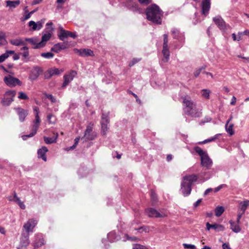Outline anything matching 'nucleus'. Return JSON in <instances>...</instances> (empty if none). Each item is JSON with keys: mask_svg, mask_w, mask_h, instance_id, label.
<instances>
[{"mask_svg": "<svg viewBox=\"0 0 249 249\" xmlns=\"http://www.w3.org/2000/svg\"><path fill=\"white\" fill-rule=\"evenodd\" d=\"M163 13L160 7L155 4L148 6L146 10L147 19L157 24L161 23Z\"/></svg>", "mask_w": 249, "mask_h": 249, "instance_id": "nucleus-1", "label": "nucleus"}, {"mask_svg": "<svg viewBox=\"0 0 249 249\" xmlns=\"http://www.w3.org/2000/svg\"><path fill=\"white\" fill-rule=\"evenodd\" d=\"M197 179L196 175H186L183 177L181 183V191L183 196H186L190 194L192 190V185Z\"/></svg>", "mask_w": 249, "mask_h": 249, "instance_id": "nucleus-2", "label": "nucleus"}, {"mask_svg": "<svg viewBox=\"0 0 249 249\" xmlns=\"http://www.w3.org/2000/svg\"><path fill=\"white\" fill-rule=\"evenodd\" d=\"M183 103L185 105L184 111L186 114L195 118H198L201 116V109L197 108L193 101L185 99Z\"/></svg>", "mask_w": 249, "mask_h": 249, "instance_id": "nucleus-3", "label": "nucleus"}, {"mask_svg": "<svg viewBox=\"0 0 249 249\" xmlns=\"http://www.w3.org/2000/svg\"><path fill=\"white\" fill-rule=\"evenodd\" d=\"M194 150L200 157L201 166L206 169H210L213 165V160L209 157L207 152L203 151L199 146H195Z\"/></svg>", "mask_w": 249, "mask_h": 249, "instance_id": "nucleus-4", "label": "nucleus"}, {"mask_svg": "<svg viewBox=\"0 0 249 249\" xmlns=\"http://www.w3.org/2000/svg\"><path fill=\"white\" fill-rule=\"evenodd\" d=\"M109 124V112L103 113L101 121V134L102 135H106L108 130V124Z\"/></svg>", "mask_w": 249, "mask_h": 249, "instance_id": "nucleus-5", "label": "nucleus"}, {"mask_svg": "<svg viewBox=\"0 0 249 249\" xmlns=\"http://www.w3.org/2000/svg\"><path fill=\"white\" fill-rule=\"evenodd\" d=\"M146 214L150 217L161 218L167 216V213L164 211H157L153 208H148L145 211Z\"/></svg>", "mask_w": 249, "mask_h": 249, "instance_id": "nucleus-6", "label": "nucleus"}, {"mask_svg": "<svg viewBox=\"0 0 249 249\" xmlns=\"http://www.w3.org/2000/svg\"><path fill=\"white\" fill-rule=\"evenodd\" d=\"M16 92L15 90H10L7 91L3 99L1 101V103L3 106H9L10 104L14 101V98L15 96Z\"/></svg>", "mask_w": 249, "mask_h": 249, "instance_id": "nucleus-7", "label": "nucleus"}, {"mask_svg": "<svg viewBox=\"0 0 249 249\" xmlns=\"http://www.w3.org/2000/svg\"><path fill=\"white\" fill-rule=\"evenodd\" d=\"M53 29H51V31L50 32L46 31L45 33H42V36L41 37V41L37 44L36 46L34 47V49H36L45 46L46 42L49 41L52 36V31Z\"/></svg>", "mask_w": 249, "mask_h": 249, "instance_id": "nucleus-8", "label": "nucleus"}, {"mask_svg": "<svg viewBox=\"0 0 249 249\" xmlns=\"http://www.w3.org/2000/svg\"><path fill=\"white\" fill-rule=\"evenodd\" d=\"M213 21L222 32H226L228 29L231 28L230 26L227 25L220 16H218L213 18Z\"/></svg>", "mask_w": 249, "mask_h": 249, "instance_id": "nucleus-9", "label": "nucleus"}, {"mask_svg": "<svg viewBox=\"0 0 249 249\" xmlns=\"http://www.w3.org/2000/svg\"><path fill=\"white\" fill-rule=\"evenodd\" d=\"M4 82L10 87H14L16 85L20 86L21 85V81L18 78L11 75L5 76L4 78Z\"/></svg>", "mask_w": 249, "mask_h": 249, "instance_id": "nucleus-10", "label": "nucleus"}, {"mask_svg": "<svg viewBox=\"0 0 249 249\" xmlns=\"http://www.w3.org/2000/svg\"><path fill=\"white\" fill-rule=\"evenodd\" d=\"M60 31V33L58 35L59 39L61 41H64V39L68 37H71L75 38L77 35L75 33L71 32L70 31L65 30L62 27H59Z\"/></svg>", "mask_w": 249, "mask_h": 249, "instance_id": "nucleus-11", "label": "nucleus"}, {"mask_svg": "<svg viewBox=\"0 0 249 249\" xmlns=\"http://www.w3.org/2000/svg\"><path fill=\"white\" fill-rule=\"evenodd\" d=\"M40 123V121L35 119L33 122V125L30 133L28 135H24L22 136V139L23 140H26L28 138L34 136L36 133Z\"/></svg>", "mask_w": 249, "mask_h": 249, "instance_id": "nucleus-12", "label": "nucleus"}, {"mask_svg": "<svg viewBox=\"0 0 249 249\" xmlns=\"http://www.w3.org/2000/svg\"><path fill=\"white\" fill-rule=\"evenodd\" d=\"M42 71V70L39 67H34L30 71L29 79L32 81L36 80Z\"/></svg>", "mask_w": 249, "mask_h": 249, "instance_id": "nucleus-13", "label": "nucleus"}, {"mask_svg": "<svg viewBox=\"0 0 249 249\" xmlns=\"http://www.w3.org/2000/svg\"><path fill=\"white\" fill-rule=\"evenodd\" d=\"M37 224V221L35 219H30L24 224L23 228L27 233L33 231V229Z\"/></svg>", "mask_w": 249, "mask_h": 249, "instance_id": "nucleus-14", "label": "nucleus"}, {"mask_svg": "<svg viewBox=\"0 0 249 249\" xmlns=\"http://www.w3.org/2000/svg\"><path fill=\"white\" fill-rule=\"evenodd\" d=\"M77 75V72L75 71L71 70L68 74L64 76V82L62 85V87H66L73 79V78Z\"/></svg>", "mask_w": 249, "mask_h": 249, "instance_id": "nucleus-15", "label": "nucleus"}, {"mask_svg": "<svg viewBox=\"0 0 249 249\" xmlns=\"http://www.w3.org/2000/svg\"><path fill=\"white\" fill-rule=\"evenodd\" d=\"M171 34L173 38L178 40L180 42H183L185 39L183 33H181L178 29L173 28L171 30Z\"/></svg>", "mask_w": 249, "mask_h": 249, "instance_id": "nucleus-16", "label": "nucleus"}, {"mask_svg": "<svg viewBox=\"0 0 249 249\" xmlns=\"http://www.w3.org/2000/svg\"><path fill=\"white\" fill-rule=\"evenodd\" d=\"M74 52L76 53H78L80 56L85 57L88 56H92L94 55L93 52L88 49H74Z\"/></svg>", "mask_w": 249, "mask_h": 249, "instance_id": "nucleus-17", "label": "nucleus"}, {"mask_svg": "<svg viewBox=\"0 0 249 249\" xmlns=\"http://www.w3.org/2000/svg\"><path fill=\"white\" fill-rule=\"evenodd\" d=\"M67 43L65 42L58 43L51 48V51L56 53H58L61 51L67 48Z\"/></svg>", "mask_w": 249, "mask_h": 249, "instance_id": "nucleus-18", "label": "nucleus"}, {"mask_svg": "<svg viewBox=\"0 0 249 249\" xmlns=\"http://www.w3.org/2000/svg\"><path fill=\"white\" fill-rule=\"evenodd\" d=\"M206 229L209 231L211 229H213L216 231H222L225 230L224 226L218 224H210L209 222H207L206 224Z\"/></svg>", "mask_w": 249, "mask_h": 249, "instance_id": "nucleus-19", "label": "nucleus"}, {"mask_svg": "<svg viewBox=\"0 0 249 249\" xmlns=\"http://www.w3.org/2000/svg\"><path fill=\"white\" fill-rule=\"evenodd\" d=\"M16 110L17 111L19 121L23 122L28 114V111L20 107L16 108Z\"/></svg>", "mask_w": 249, "mask_h": 249, "instance_id": "nucleus-20", "label": "nucleus"}, {"mask_svg": "<svg viewBox=\"0 0 249 249\" xmlns=\"http://www.w3.org/2000/svg\"><path fill=\"white\" fill-rule=\"evenodd\" d=\"M63 71V70H59L57 68L51 69L48 71V73L49 75H48V74H45V77L46 79H49L51 78L52 76L54 75H58Z\"/></svg>", "mask_w": 249, "mask_h": 249, "instance_id": "nucleus-21", "label": "nucleus"}, {"mask_svg": "<svg viewBox=\"0 0 249 249\" xmlns=\"http://www.w3.org/2000/svg\"><path fill=\"white\" fill-rule=\"evenodd\" d=\"M210 0H203L202 2V11L203 14L206 15L210 8Z\"/></svg>", "mask_w": 249, "mask_h": 249, "instance_id": "nucleus-22", "label": "nucleus"}, {"mask_svg": "<svg viewBox=\"0 0 249 249\" xmlns=\"http://www.w3.org/2000/svg\"><path fill=\"white\" fill-rule=\"evenodd\" d=\"M44 244V239L40 236H37L35 240L33 242L32 245L34 246V249H36L41 247Z\"/></svg>", "mask_w": 249, "mask_h": 249, "instance_id": "nucleus-23", "label": "nucleus"}, {"mask_svg": "<svg viewBox=\"0 0 249 249\" xmlns=\"http://www.w3.org/2000/svg\"><path fill=\"white\" fill-rule=\"evenodd\" d=\"M30 242L28 235L22 237L21 239L19 248L25 249L29 245Z\"/></svg>", "mask_w": 249, "mask_h": 249, "instance_id": "nucleus-24", "label": "nucleus"}, {"mask_svg": "<svg viewBox=\"0 0 249 249\" xmlns=\"http://www.w3.org/2000/svg\"><path fill=\"white\" fill-rule=\"evenodd\" d=\"M48 151V148L46 146H43L42 148L38 150L37 154L38 157L41 158L43 160L46 161L47 160V157L46 156V153Z\"/></svg>", "mask_w": 249, "mask_h": 249, "instance_id": "nucleus-25", "label": "nucleus"}, {"mask_svg": "<svg viewBox=\"0 0 249 249\" xmlns=\"http://www.w3.org/2000/svg\"><path fill=\"white\" fill-rule=\"evenodd\" d=\"M239 205L240 207L239 211L242 212V213H244L248 207L249 206V200H247L245 201H241L239 203Z\"/></svg>", "mask_w": 249, "mask_h": 249, "instance_id": "nucleus-26", "label": "nucleus"}, {"mask_svg": "<svg viewBox=\"0 0 249 249\" xmlns=\"http://www.w3.org/2000/svg\"><path fill=\"white\" fill-rule=\"evenodd\" d=\"M6 6L9 7L11 8H15L20 3L19 0H17L15 1L7 0L6 1Z\"/></svg>", "mask_w": 249, "mask_h": 249, "instance_id": "nucleus-27", "label": "nucleus"}, {"mask_svg": "<svg viewBox=\"0 0 249 249\" xmlns=\"http://www.w3.org/2000/svg\"><path fill=\"white\" fill-rule=\"evenodd\" d=\"M10 43L15 46H19L21 45H24L25 43L20 38L12 39L9 41Z\"/></svg>", "mask_w": 249, "mask_h": 249, "instance_id": "nucleus-28", "label": "nucleus"}, {"mask_svg": "<svg viewBox=\"0 0 249 249\" xmlns=\"http://www.w3.org/2000/svg\"><path fill=\"white\" fill-rule=\"evenodd\" d=\"M162 53L163 55V58H162V61L164 62H167L169 59L170 56V53L168 49V48H163Z\"/></svg>", "mask_w": 249, "mask_h": 249, "instance_id": "nucleus-29", "label": "nucleus"}, {"mask_svg": "<svg viewBox=\"0 0 249 249\" xmlns=\"http://www.w3.org/2000/svg\"><path fill=\"white\" fill-rule=\"evenodd\" d=\"M229 223L231 225V229L233 232L238 233L241 231V229L238 225L239 224H235L232 220L230 221Z\"/></svg>", "mask_w": 249, "mask_h": 249, "instance_id": "nucleus-30", "label": "nucleus"}, {"mask_svg": "<svg viewBox=\"0 0 249 249\" xmlns=\"http://www.w3.org/2000/svg\"><path fill=\"white\" fill-rule=\"evenodd\" d=\"M231 118H230L227 122V123L225 125V128L226 131L230 135H232L234 134V131L232 129L233 125V124H228L230 121L231 120Z\"/></svg>", "mask_w": 249, "mask_h": 249, "instance_id": "nucleus-31", "label": "nucleus"}, {"mask_svg": "<svg viewBox=\"0 0 249 249\" xmlns=\"http://www.w3.org/2000/svg\"><path fill=\"white\" fill-rule=\"evenodd\" d=\"M57 137H58V134L56 133L55 137H47L44 136L43 139H44V141L45 142L46 144H51V143L56 142Z\"/></svg>", "mask_w": 249, "mask_h": 249, "instance_id": "nucleus-32", "label": "nucleus"}, {"mask_svg": "<svg viewBox=\"0 0 249 249\" xmlns=\"http://www.w3.org/2000/svg\"><path fill=\"white\" fill-rule=\"evenodd\" d=\"M107 238L111 242H114L118 240V236L114 231L110 232L108 234Z\"/></svg>", "mask_w": 249, "mask_h": 249, "instance_id": "nucleus-33", "label": "nucleus"}, {"mask_svg": "<svg viewBox=\"0 0 249 249\" xmlns=\"http://www.w3.org/2000/svg\"><path fill=\"white\" fill-rule=\"evenodd\" d=\"M224 212V208L223 206H218L215 209V214L217 217L222 215Z\"/></svg>", "mask_w": 249, "mask_h": 249, "instance_id": "nucleus-34", "label": "nucleus"}, {"mask_svg": "<svg viewBox=\"0 0 249 249\" xmlns=\"http://www.w3.org/2000/svg\"><path fill=\"white\" fill-rule=\"evenodd\" d=\"M96 137V133H88L87 135H86V133H84L83 138H85L87 141L93 140Z\"/></svg>", "mask_w": 249, "mask_h": 249, "instance_id": "nucleus-35", "label": "nucleus"}, {"mask_svg": "<svg viewBox=\"0 0 249 249\" xmlns=\"http://www.w3.org/2000/svg\"><path fill=\"white\" fill-rule=\"evenodd\" d=\"M47 120L49 124H54L56 122V117L52 114L47 115Z\"/></svg>", "mask_w": 249, "mask_h": 249, "instance_id": "nucleus-36", "label": "nucleus"}, {"mask_svg": "<svg viewBox=\"0 0 249 249\" xmlns=\"http://www.w3.org/2000/svg\"><path fill=\"white\" fill-rule=\"evenodd\" d=\"M5 38H6L5 34L2 31H0V45H4L6 43V40Z\"/></svg>", "mask_w": 249, "mask_h": 249, "instance_id": "nucleus-37", "label": "nucleus"}, {"mask_svg": "<svg viewBox=\"0 0 249 249\" xmlns=\"http://www.w3.org/2000/svg\"><path fill=\"white\" fill-rule=\"evenodd\" d=\"M41 56L46 59H51L53 57L54 54L51 52H47L41 53Z\"/></svg>", "mask_w": 249, "mask_h": 249, "instance_id": "nucleus-38", "label": "nucleus"}, {"mask_svg": "<svg viewBox=\"0 0 249 249\" xmlns=\"http://www.w3.org/2000/svg\"><path fill=\"white\" fill-rule=\"evenodd\" d=\"M25 40L33 45H36V46L39 43L38 39L37 38H26Z\"/></svg>", "mask_w": 249, "mask_h": 249, "instance_id": "nucleus-39", "label": "nucleus"}, {"mask_svg": "<svg viewBox=\"0 0 249 249\" xmlns=\"http://www.w3.org/2000/svg\"><path fill=\"white\" fill-rule=\"evenodd\" d=\"M202 91V96L206 98L207 99H209L210 98V93L211 92L210 90L207 89H203L201 90Z\"/></svg>", "mask_w": 249, "mask_h": 249, "instance_id": "nucleus-40", "label": "nucleus"}, {"mask_svg": "<svg viewBox=\"0 0 249 249\" xmlns=\"http://www.w3.org/2000/svg\"><path fill=\"white\" fill-rule=\"evenodd\" d=\"M211 120H212V118L210 117H209V116H206V117H204V119H203L202 120H201L199 122V124L200 125H202V124H204L206 123H208V122H211Z\"/></svg>", "mask_w": 249, "mask_h": 249, "instance_id": "nucleus-41", "label": "nucleus"}, {"mask_svg": "<svg viewBox=\"0 0 249 249\" xmlns=\"http://www.w3.org/2000/svg\"><path fill=\"white\" fill-rule=\"evenodd\" d=\"M21 51H24V52L22 53V56L24 58H26L29 55V51L28 48L27 47L24 46L21 48Z\"/></svg>", "mask_w": 249, "mask_h": 249, "instance_id": "nucleus-42", "label": "nucleus"}, {"mask_svg": "<svg viewBox=\"0 0 249 249\" xmlns=\"http://www.w3.org/2000/svg\"><path fill=\"white\" fill-rule=\"evenodd\" d=\"M125 236L126 237V240H130L132 241H139L140 240V239L139 238L135 236H130L127 234H125Z\"/></svg>", "mask_w": 249, "mask_h": 249, "instance_id": "nucleus-43", "label": "nucleus"}, {"mask_svg": "<svg viewBox=\"0 0 249 249\" xmlns=\"http://www.w3.org/2000/svg\"><path fill=\"white\" fill-rule=\"evenodd\" d=\"M168 35L167 34H164L163 35V48H168Z\"/></svg>", "mask_w": 249, "mask_h": 249, "instance_id": "nucleus-44", "label": "nucleus"}, {"mask_svg": "<svg viewBox=\"0 0 249 249\" xmlns=\"http://www.w3.org/2000/svg\"><path fill=\"white\" fill-rule=\"evenodd\" d=\"M141 60L140 58H133L129 63L128 64L129 67H131L133 66H134L135 64L138 63Z\"/></svg>", "mask_w": 249, "mask_h": 249, "instance_id": "nucleus-45", "label": "nucleus"}, {"mask_svg": "<svg viewBox=\"0 0 249 249\" xmlns=\"http://www.w3.org/2000/svg\"><path fill=\"white\" fill-rule=\"evenodd\" d=\"M67 0H57L56 3L57 5L56 6V8L57 9H60L62 8V4L65 3Z\"/></svg>", "mask_w": 249, "mask_h": 249, "instance_id": "nucleus-46", "label": "nucleus"}, {"mask_svg": "<svg viewBox=\"0 0 249 249\" xmlns=\"http://www.w3.org/2000/svg\"><path fill=\"white\" fill-rule=\"evenodd\" d=\"M18 98L20 99L26 100L28 99L27 95L24 92L20 91L18 93Z\"/></svg>", "mask_w": 249, "mask_h": 249, "instance_id": "nucleus-47", "label": "nucleus"}, {"mask_svg": "<svg viewBox=\"0 0 249 249\" xmlns=\"http://www.w3.org/2000/svg\"><path fill=\"white\" fill-rule=\"evenodd\" d=\"M133 249H148V248L144 246L136 244L133 245Z\"/></svg>", "mask_w": 249, "mask_h": 249, "instance_id": "nucleus-48", "label": "nucleus"}, {"mask_svg": "<svg viewBox=\"0 0 249 249\" xmlns=\"http://www.w3.org/2000/svg\"><path fill=\"white\" fill-rule=\"evenodd\" d=\"M37 23L34 21H30L29 22V26L32 27V30L34 31L37 30Z\"/></svg>", "mask_w": 249, "mask_h": 249, "instance_id": "nucleus-49", "label": "nucleus"}, {"mask_svg": "<svg viewBox=\"0 0 249 249\" xmlns=\"http://www.w3.org/2000/svg\"><path fill=\"white\" fill-rule=\"evenodd\" d=\"M205 69V67H202L198 69H196L194 72V76L195 77H197V76H198V75H199V74L200 73L201 71L203 69Z\"/></svg>", "mask_w": 249, "mask_h": 249, "instance_id": "nucleus-50", "label": "nucleus"}, {"mask_svg": "<svg viewBox=\"0 0 249 249\" xmlns=\"http://www.w3.org/2000/svg\"><path fill=\"white\" fill-rule=\"evenodd\" d=\"M183 246L185 249H195L196 248V246L195 245L186 243L183 244Z\"/></svg>", "mask_w": 249, "mask_h": 249, "instance_id": "nucleus-51", "label": "nucleus"}, {"mask_svg": "<svg viewBox=\"0 0 249 249\" xmlns=\"http://www.w3.org/2000/svg\"><path fill=\"white\" fill-rule=\"evenodd\" d=\"M150 195H151V199H152L153 202H156L157 201V196H156V194L155 193V192L153 191L152 190L151 191Z\"/></svg>", "mask_w": 249, "mask_h": 249, "instance_id": "nucleus-52", "label": "nucleus"}, {"mask_svg": "<svg viewBox=\"0 0 249 249\" xmlns=\"http://www.w3.org/2000/svg\"><path fill=\"white\" fill-rule=\"evenodd\" d=\"M8 58L7 53H3L0 55V63L3 62L5 60Z\"/></svg>", "mask_w": 249, "mask_h": 249, "instance_id": "nucleus-53", "label": "nucleus"}, {"mask_svg": "<svg viewBox=\"0 0 249 249\" xmlns=\"http://www.w3.org/2000/svg\"><path fill=\"white\" fill-rule=\"evenodd\" d=\"M93 133L92 132V127L90 125H88L87 126V128L85 130V133H86V135H87L88 133Z\"/></svg>", "mask_w": 249, "mask_h": 249, "instance_id": "nucleus-54", "label": "nucleus"}, {"mask_svg": "<svg viewBox=\"0 0 249 249\" xmlns=\"http://www.w3.org/2000/svg\"><path fill=\"white\" fill-rule=\"evenodd\" d=\"M46 97L50 100L52 103H55L56 102V99L53 97V96L52 94H46Z\"/></svg>", "mask_w": 249, "mask_h": 249, "instance_id": "nucleus-55", "label": "nucleus"}, {"mask_svg": "<svg viewBox=\"0 0 249 249\" xmlns=\"http://www.w3.org/2000/svg\"><path fill=\"white\" fill-rule=\"evenodd\" d=\"M244 213H242V212H240V211H238V214H237V220H236V222L237 224H239L240 222V219L242 216V215Z\"/></svg>", "mask_w": 249, "mask_h": 249, "instance_id": "nucleus-56", "label": "nucleus"}, {"mask_svg": "<svg viewBox=\"0 0 249 249\" xmlns=\"http://www.w3.org/2000/svg\"><path fill=\"white\" fill-rule=\"evenodd\" d=\"M140 3L142 4L146 5L150 3L151 1V0H138Z\"/></svg>", "mask_w": 249, "mask_h": 249, "instance_id": "nucleus-57", "label": "nucleus"}, {"mask_svg": "<svg viewBox=\"0 0 249 249\" xmlns=\"http://www.w3.org/2000/svg\"><path fill=\"white\" fill-rule=\"evenodd\" d=\"M225 186H226L225 184H221L219 186L217 187L214 189V192H217Z\"/></svg>", "mask_w": 249, "mask_h": 249, "instance_id": "nucleus-58", "label": "nucleus"}, {"mask_svg": "<svg viewBox=\"0 0 249 249\" xmlns=\"http://www.w3.org/2000/svg\"><path fill=\"white\" fill-rule=\"evenodd\" d=\"M37 23V30H39L42 27V23L41 21H38L36 22Z\"/></svg>", "mask_w": 249, "mask_h": 249, "instance_id": "nucleus-59", "label": "nucleus"}, {"mask_svg": "<svg viewBox=\"0 0 249 249\" xmlns=\"http://www.w3.org/2000/svg\"><path fill=\"white\" fill-rule=\"evenodd\" d=\"M202 201V199H198L194 204V207H197Z\"/></svg>", "mask_w": 249, "mask_h": 249, "instance_id": "nucleus-60", "label": "nucleus"}, {"mask_svg": "<svg viewBox=\"0 0 249 249\" xmlns=\"http://www.w3.org/2000/svg\"><path fill=\"white\" fill-rule=\"evenodd\" d=\"M43 0H34L32 3V5H36L41 3Z\"/></svg>", "mask_w": 249, "mask_h": 249, "instance_id": "nucleus-61", "label": "nucleus"}, {"mask_svg": "<svg viewBox=\"0 0 249 249\" xmlns=\"http://www.w3.org/2000/svg\"><path fill=\"white\" fill-rule=\"evenodd\" d=\"M223 249H231L229 245L227 243H223L222 245Z\"/></svg>", "mask_w": 249, "mask_h": 249, "instance_id": "nucleus-62", "label": "nucleus"}, {"mask_svg": "<svg viewBox=\"0 0 249 249\" xmlns=\"http://www.w3.org/2000/svg\"><path fill=\"white\" fill-rule=\"evenodd\" d=\"M236 101V97L234 96H232V97L231 98V105H234L235 104Z\"/></svg>", "mask_w": 249, "mask_h": 249, "instance_id": "nucleus-63", "label": "nucleus"}, {"mask_svg": "<svg viewBox=\"0 0 249 249\" xmlns=\"http://www.w3.org/2000/svg\"><path fill=\"white\" fill-rule=\"evenodd\" d=\"M18 205L21 209L23 210L25 209V205H24L23 202H20L19 203H18Z\"/></svg>", "mask_w": 249, "mask_h": 249, "instance_id": "nucleus-64", "label": "nucleus"}]
</instances>
